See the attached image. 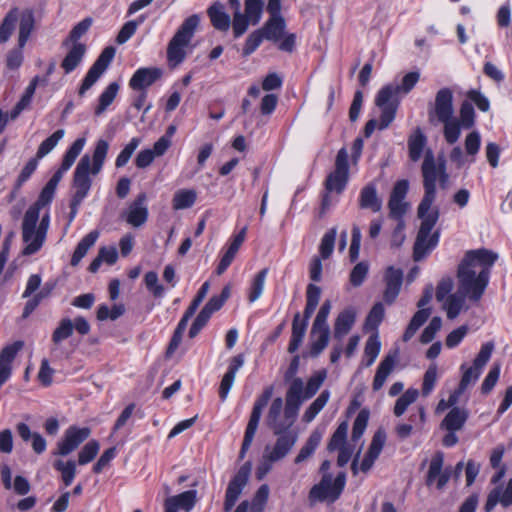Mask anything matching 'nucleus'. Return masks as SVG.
Segmentation results:
<instances>
[{"label": "nucleus", "mask_w": 512, "mask_h": 512, "mask_svg": "<svg viewBox=\"0 0 512 512\" xmlns=\"http://www.w3.org/2000/svg\"><path fill=\"white\" fill-rule=\"evenodd\" d=\"M161 76L162 70L160 68H139L131 77L129 86L136 91H145L146 88L154 84Z\"/></svg>", "instance_id": "obj_20"}, {"label": "nucleus", "mask_w": 512, "mask_h": 512, "mask_svg": "<svg viewBox=\"0 0 512 512\" xmlns=\"http://www.w3.org/2000/svg\"><path fill=\"white\" fill-rule=\"evenodd\" d=\"M498 254L486 248L468 250L457 267V287L471 302H479L490 281Z\"/></svg>", "instance_id": "obj_2"}, {"label": "nucleus", "mask_w": 512, "mask_h": 512, "mask_svg": "<svg viewBox=\"0 0 512 512\" xmlns=\"http://www.w3.org/2000/svg\"><path fill=\"white\" fill-rule=\"evenodd\" d=\"M438 378V368L436 363H432L426 370L423 383H422V394L428 396L434 389Z\"/></svg>", "instance_id": "obj_59"}, {"label": "nucleus", "mask_w": 512, "mask_h": 512, "mask_svg": "<svg viewBox=\"0 0 512 512\" xmlns=\"http://www.w3.org/2000/svg\"><path fill=\"white\" fill-rule=\"evenodd\" d=\"M265 39L260 29L253 31L246 39L242 49V55L247 57L257 50L262 41Z\"/></svg>", "instance_id": "obj_62"}, {"label": "nucleus", "mask_w": 512, "mask_h": 512, "mask_svg": "<svg viewBox=\"0 0 512 512\" xmlns=\"http://www.w3.org/2000/svg\"><path fill=\"white\" fill-rule=\"evenodd\" d=\"M267 274L268 269L264 268L261 271H259L253 278L248 294L249 302H255L262 295Z\"/></svg>", "instance_id": "obj_49"}, {"label": "nucleus", "mask_w": 512, "mask_h": 512, "mask_svg": "<svg viewBox=\"0 0 512 512\" xmlns=\"http://www.w3.org/2000/svg\"><path fill=\"white\" fill-rule=\"evenodd\" d=\"M91 25V18H85L82 21H80L70 31L69 37L63 42V45L67 46L70 42H72V44L78 43V39H80L89 30Z\"/></svg>", "instance_id": "obj_60"}, {"label": "nucleus", "mask_w": 512, "mask_h": 512, "mask_svg": "<svg viewBox=\"0 0 512 512\" xmlns=\"http://www.w3.org/2000/svg\"><path fill=\"white\" fill-rule=\"evenodd\" d=\"M493 350L494 344L492 342H487L481 346L472 366L467 367L465 364L461 365L460 369L462 371V377L459 383L461 390H466L469 385L478 380L483 368L490 360Z\"/></svg>", "instance_id": "obj_11"}, {"label": "nucleus", "mask_w": 512, "mask_h": 512, "mask_svg": "<svg viewBox=\"0 0 512 512\" xmlns=\"http://www.w3.org/2000/svg\"><path fill=\"white\" fill-rule=\"evenodd\" d=\"M234 9L232 29L235 38L242 36L249 25H257L263 14L264 0H228Z\"/></svg>", "instance_id": "obj_6"}, {"label": "nucleus", "mask_w": 512, "mask_h": 512, "mask_svg": "<svg viewBox=\"0 0 512 512\" xmlns=\"http://www.w3.org/2000/svg\"><path fill=\"white\" fill-rule=\"evenodd\" d=\"M420 79V73L418 71H412L407 73L403 78L400 85L388 84L383 88H391L392 96L395 98L398 94H408L417 84Z\"/></svg>", "instance_id": "obj_39"}, {"label": "nucleus", "mask_w": 512, "mask_h": 512, "mask_svg": "<svg viewBox=\"0 0 512 512\" xmlns=\"http://www.w3.org/2000/svg\"><path fill=\"white\" fill-rule=\"evenodd\" d=\"M19 17L18 8H12L4 17L0 25V43H6L12 35Z\"/></svg>", "instance_id": "obj_44"}, {"label": "nucleus", "mask_w": 512, "mask_h": 512, "mask_svg": "<svg viewBox=\"0 0 512 512\" xmlns=\"http://www.w3.org/2000/svg\"><path fill=\"white\" fill-rule=\"evenodd\" d=\"M252 464L251 462H246L243 464L240 469L237 471V473L233 476V478L230 480L226 493H225V500H224V511L229 512L234 505L236 504L239 496L242 493V490L247 485L250 472H251Z\"/></svg>", "instance_id": "obj_13"}, {"label": "nucleus", "mask_w": 512, "mask_h": 512, "mask_svg": "<svg viewBox=\"0 0 512 512\" xmlns=\"http://www.w3.org/2000/svg\"><path fill=\"white\" fill-rule=\"evenodd\" d=\"M144 282L147 289L155 296L161 297L164 294V288L159 284L158 274L154 271H149L144 276Z\"/></svg>", "instance_id": "obj_64"}, {"label": "nucleus", "mask_w": 512, "mask_h": 512, "mask_svg": "<svg viewBox=\"0 0 512 512\" xmlns=\"http://www.w3.org/2000/svg\"><path fill=\"white\" fill-rule=\"evenodd\" d=\"M419 396V391L415 388L407 389L397 400L393 409L395 416H402L407 408L413 404Z\"/></svg>", "instance_id": "obj_45"}, {"label": "nucleus", "mask_w": 512, "mask_h": 512, "mask_svg": "<svg viewBox=\"0 0 512 512\" xmlns=\"http://www.w3.org/2000/svg\"><path fill=\"white\" fill-rule=\"evenodd\" d=\"M385 315V309L382 303L373 305L365 321L366 329L377 330Z\"/></svg>", "instance_id": "obj_55"}, {"label": "nucleus", "mask_w": 512, "mask_h": 512, "mask_svg": "<svg viewBox=\"0 0 512 512\" xmlns=\"http://www.w3.org/2000/svg\"><path fill=\"white\" fill-rule=\"evenodd\" d=\"M91 434L88 427H78L72 425L64 433L62 440L57 443L55 455L67 456L76 450Z\"/></svg>", "instance_id": "obj_15"}, {"label": "nucleus", "mask_w": 512, "mask_h": 512, "mask_svg": "<svg viewBox=\"0 0 512 512\" xmlns=\"http://www.w3.org/2000/svg\"><path fill=\"white\" fill-rule=\"evenodd\" d=\"M403 281V273L400 269H395L390 266L386 270L385 284L386 288L383 293V298L386 303L391 304L397 298Z\"/></svg>", "instance_id": "obj_21"}, {"label": "nucleus", "mask_w": 512, "mask_h": 512, "mask_svg": "<svg viewBox=\"0 0 512 512\" xmlns=\"http://www.w3.org/2000/svg\"><path fill=\"white\" fill-rule=\"evenodd\" d=\"M85 143L86 139L84 137H81L76 139L73 142V144L68 148V150L65 152L63 156L62 163L60 166L62 168V171H68L72 167L75 160L82 152Z\"/></svg>", "instance_id": "obj_43"}, {"label": "nucleus", "mask_w": 512, "mask_h": 512, "mask_svg": "<svg viewBox=\"0 0 512 512\" xmlns=\"http://www.w3.org/2000/svg\"><path fill=\"white\" fill-rule=\"evenodd\" d=\"M453 116V91L443 87L437 91L434 101L428 104V121L431 125H437Z\"/></svg>", "instance_id": "obj_9"}, {"label": "nucleus", "mask_w": 512, "mask_h": 512, "mask_svg": "<svg viewBox=\"0 0 512 512\" xmlns=\"http://www.w3.org/2000/svg\"><path fill=\"white\" fill-rule=\"evenodd\" d=\"M398 358V353H389L386 355L380 364L377 367L372 388L374 391H379L385 384L386 380L388 379L389 375L392 373V371L395 368L396 362Z\"/></svg>", "instance_id": "obj_23"}, {"label": "nucleus", "mask_w": 512, "mask_h": 512, "mask_svg": "<svg viewBox=\"0 0 512 512\" xmlns=\"http://www.w3.org/2000/svg\"><path fill=\"white\" fill-rule=\"evenodd\" d=\"M345 484L346 474L344 472H340L335 478L331 473H325L320 482L310 489L308 495L310 505L325 501L334 503L340 497Z\"/></svg>", "instance_id": "obj_8"}, {"label": "nucleus", "mask_w": 512, "mask_h": 512, "mask_svg": "<svg viewBox=\"0 0 512 512\" xmlns=\"http://www.w3.org/2000/svg\"><path fill=\"white\" fill-rule=\"evenodd\" d=\"M274 435L276 436V441L273 445L266 446L264 451L266 452V457L271 461H281L295 446L298 440V433L288 432Z\"/></svg>", "instance_id": "obj_18"}, {"label": "nucleus", "mask_w": 512, "mask_h": 512, "mask_svg": "<svg viewBox=\"0 0 512 512\" xmlns=\"http://www.w3.org/2000/svg\"><path fill=\"white\" fill-rule=\"evenodd\" d=\"M109 150V143L104 139H99L94 148L92 158L85 154L77 164L74 172L75 192L72 198H75V204H81L91 188V179L89 172L97 175L105 162Z\"/></svg>", "instance_id": "obj_4"}, {"label": "nucleus", "mask_w": 512, "mask_h": 512, "mask_svg": "<svg viewBox=\"0 0 512 512\" xmlns=\"http://www.w3.org/2000/svg\"><path fill=\"white\" fill-rule=\"evenodd\" d=\"M326 376V371L320 370L308 379L306 386L303 385V389L301 392L302 403L305 400L312 398L318 392L323 382L325 381Z\"/></svg>", "instance_id": "obj_38"}, {"label": "nucleus", "mask_w": 512, "mask_h": 512, "mask_svg": "<svg viewBox=\"0 0 512 512\" xmlns=\"http://www.w3.org/2000/svg\"><path fill=\"white\" fill-rule=\"evenodd\" d=\"M303 380L294 378L287 390L285 404L281 397L271 402L265 422L273 434L296 432L292 430L302 405Z\"/></svg>", "instance_id": "obj_3"}, {"label": "nucleus", "mask_w": 512, "mask_h": 512, "mask_svg": "<svg viewBox=\"0 0 512 512\" xmlns=\"http://www.w3.org/2000/svg\"><path fill=\"white\" fill-rule=\"evenodd\" d=\"M64 129H58L51 136L45 139L38 147L36 153V159H41L49 154L58 144V142L64 137Z\"/></svg>", "instance_id": "obj_51"}, {"label": "nucleus", "mask_w": 512, "mask_h": 512, "mask_svg": "<svg viewBox=\"0 0 512 512\" xmlns=\"http://www.w3.org/2000/svg\"><path fill=\"white\" fill-rule=\"evenodd\" d=\"M348 432V423L342 422L333 433L328 444V450L334 451L342 447H346V438Z\"/></svg>", "instance_id": "obj_56"}, {"label": "nucleus", "mask_w": 512, "mask_h": 512, "mask_svg": "<svg viewBox=\"0 0 512 512\" xmlns=\"http://www.w3.org/2000/svg\"><path fill=\"white\" fill-rule=\"evenodd\" d=\"M53 467L61 473V478L66 487L70 486L76 475V464L73 460L62 461L56 460Z\"/></svg>", "instance_id": "obj_48"}, {"label": "nucleus", "mask_w": 512, "mask_h": 512, "mask_svg": "<svg viewBox=\"0 0 512 512\" xmlns=\"http://www.w3.org/2000/svg\"><path fill=\"white\" fill-rule=\"evenodd\" d=\"M98 237H99V232L96 230H93L81 239V241L78 243V245L72 255V258H71L72 266H76L79 264V262L82 260V258L87 254L88 250L95 244Z\"/></svg>", "instance_id": "obj_36"}, {"label": "nucleus", "mask_w": 512, "mask_h": 512, "mask_svg": "<svg viewBox=\"0 0 512 512\" xmlns=\"http://www.w3.org/2000/svg\"><path fill=\"white\" fill-rule=\"evenodd\" d=\"M246 231V227L242 228L241 231L232 239L227 251L224 253L217 266L216 272L218 275L224 273L234 260L240 246L243 244L245 240Z\"/></svg>", "instance_id": "obj_26"}, {"label": "nucleus", "mask_w": 512, "mask_h": 512, "mask_svg": "<svg viewBox=\"0 0 512 512\" xmlns=\"http://www.w3.org/2000/svg\"><path fill=\"white\" fill-rule=\"evenodd\" d=\"M50 225V215L46 212L40 216L36 215L34 211H26L23 217L21 230L22 240L25 243L23 248V255H32L38 252L47 236V232Z\"/></svg>", "instance_id": "obj_5"}, {"label": "nucleus", "mask_w": 512, "mask_h": 512, "mask_svg": "<svg viewBox=\"0 0 512 512\" xmlns=\"http://www.w3.org/2000/svg\"><path fill=\"white\" fill-rule=\"evenodd\" d=\"M118 91L119 84L117 82H112L107 86L99 97V104L95 109L96 115H101L112 104Z\"/></svg>", "instance_id": "obj_46"}, {"label": "nucleus", "mask_w": 512, "mask_h": 512, "mask_svg": "<svg viewBox=\"0 0 512 512\" xmlns=\"http://www.w3.org/2000/svg\"><path fill=\"white\" fill-rule=\"evenodd\" d=\"M336 236V228H331L323 235L319 245V257L323 260L328 259L332 255L334 251Z\"/></svg>", "instance_id": "obj_50"}, {"label": "nucleus", "mask_w": 512, "mask_h": 512, "mask_svg": "<svg viewBox=\"0 0 512 512\" xmlns=\"http://www.w3.org/2000/svg\"><path fill=\"white\" fill-rule=\"evenodd\" d=\"M308 323L301 320L300 313H296L292 322V335L288 346V352L294 353L301 345L306 333Z\"/></svg>", "instance_id": "obj_34"}, {"label": "nucleus", "mask_w": 512, "mask_h": 512, "mask_svg": "<svg viewBox=\"0 0 512 512\" xmlns=\"http://www.w3.org/2000/svg\"><path fill=\"white\" fill-rule=\"evenodd\" d=\"M86 52V46L83 43H74L64 57L61 67L65 73H71L81 63Z\"/></svg>", "instance_id": "obj_33"}, {"label": "nucleus", "mask_w": 512, "mask_h": 512, "mask_svg": "<svg viewBox=\"0 0 512 512\" xmlns=\"http://www.w3.org/2000/svg\"><path fill=\"white\" fill-rule=\"evenodd\" d=\"M369 272V264L366 261L357 263L350 272L349 281L352 286L359 287L365 281Z\"/></svg>", "instance_id": "obj_57"}, {"label": "nucleus", "mask_w": 512, "mask_h": 512, "mask_svg": "<svg viewBox=\"0 0 512 512\" xmlns=\"http://www.w3.org/2000/svg\"><path fill=\"white\" fill-rule=\"evenodd\" d=\"M375 104L381 109L378 129H386L394 120L398 105L392 96V89L381 88L377 93Z\"/></svg>", "instance_id": "obj_16"}, {"label": "nucleus", "mask_w": 512, "mask_h": 512, "mask_svg": "<svg viewBox=\"0 0 512 512\" xmlns=\"http://www.w3.org/2000/svg\"><path fill=\"white\" fill-rule=\"evenodd\" d=\"M73 322L69 318H63L52 334V342L59 344L69 338L73 333Z\"/></svg>", "instance_id": "obj_54"}, {"label": "nucleus", "mask_w": 512, "mask_h": 512, "mask_svg": "<svg viewBox=\"0 0 512 512\" xmlns=\"http://www.w3.org/2000/svg\"><path fill=\"white\" fill-rule=\"evenodd\" d=\"M356 320V312L353 308H347L340 312L334 323L333 336L341 340L352 329Z\"/></svg>", "instance_id": "obj_28"}, {"label": "nucleus", "mask_w": 512, "mask_h": 512, "mask_svg": "<svg viewBox=\"0 0 512 512\" xmlns=\"http://www.w3.org/2000/svg\"><path fill=\"white\" fill-rule=\"evenodd\" d=\"M115 55V48L112 46L106 47L94 64L88 70L85 78L82 81V84L79 89V95L83 96L84 93L89 90L100 78V76L104 73V71L108 68L109 64L113 60Z\"/></svg>", "instance_id": "obj_14"}, {"label": "nucleus", "mask_w": 512, "mask_h": 512, "mask_svg": "<svg viewBox=\"0 0 512 512\" xmlns=\"http://www.w3.org/2000/svg\"><path fill=\"white\" fill-rule=\"evenodd\" d=\"M444 463V454L441 451H437L429 464V469L426 477V485L432 486L436 484L438 490H442L448 483L451 472L449 469L442 470Z\"/></svg>", "instance_id": "obj_19"}, {"label": "nucleus", "mask_w": 512, "mask_h": 512, "mask_svg": "<svg viewBox=\"0 0 512 512\" xmlns=\"http://www.w3.org/2000/svg\"><path fill=\"white\" fill-rule=\"evenodd\" d=\"M286 23L282 16H270L260 28L266 40L278 42L285 33Z\"/></svg>", "instance_id": "obj_27"}, {"label": "nucleus", "mask_w": 512, "mask_h": 512, "mask_svg": "<svg viewBox=\"0 0 512 512\" xmlns=\"http://www.w3.org/2000/svg\"><path fill=\"white\" fill-rule=\"evenodd\" d=\"M197 193L193 189H180L175 192L172 199V206L175 210H183L194 205Z\"/></svg>", "instance_id": "obj_40"}, {"label": "nucleus", "mask_w": 512, "mask_h": 512, "mask_svg": "<svg viewBox=\"0 0 512 512\" xmlns=\"http://www.w3.org/2000/svg\"><path fill=\"white\" fill-rule=\"evenodd\" d=\"M311 337L312 343L310 346V356L317 357L328 345L329 337H330V329L329 327L314 329L312 326L311 329Z\"/></svg>", "instance_id": "obj_35"}, {"label": "nucleus", "mask_w": 512, "mask_h": 512, "mask_svg": "<svg viewBox=\"0 0 512 512\" xmlns=\"http://www.w3.org/2000/svg\"><path fill=\"white\" fill-rule=\"evenodd\" d=\"M439 124H443V134L448 144H454L459 140L463 127L458 119L453 116L446 122H439Z\"/></svg>", "instance_id": "obj_47"}, {"label": "nucleus", "mask_w": 512, "mask_h": 512, "mask_svg": "<svg viewBox=\"0 0 512 512\" xmlns=\"http://www.w3.org/2000/svg\"><path fill=\"white\" fill-rule=\"evenodd\" d=\"M16 431L19 437L24 441H31L32 450L40 455L45 452L47 447V442L45 438L38 432H32L30 427L23 422H20L16 425Z\"/></svg>", "instance_id": "obj_25"}, {"label": "nucleus", "mask_w": 512, "mask_h": 512, "mask_svg": "<svg viewBox=\"0 0 512 512\" xmlns=\"http://www.w3.org/2000/svg\"><path fill=\"white\" fill-rule=\"evenodd\" d=\"M34 28V15L30 10L25 11L20 18L19 25V48L22 49L28 41Z\"/></svg>", "instance_id": "obj_41"}, {"label": "nucleus", "mask_w": 512, "mask_h": 512, "mask_svg": "<svg viewBox=\"0 0 512 512\" xmlns=\"http://www.w3.org/2000/svg\"><path fill=\"white\" fill-rule=\"evenodd\" d=\"M322 439V434L319 431H313L308 437L307 441L300 449L298 455L295 457L296 464L302 463L313 455Z\"/></svg>", "instance_id": "obj_37"}, {"label": "nucleus", "mask_w": 512, "mask_h": 512, "mask_svg": "<svg viewBox=\"0 0 512 512\" xmlns=\"http://www.w3.org/2000/svg\"><path fill=\"white\" fill-rule=\"evenodd\" d=\"M468 416V411L465 408L454 407L442 420L440 427L445 430L460 431L464 427Z\"/></svg>", "instance_id": "obj_29"}, {"label": "nucleus", "mask_w": 512, "mask_h": 512, "mask_svg": "<svg viewBox=\"0 0 512 512\" xmlns=\"http://www.w3.org/2000/svg\"><path fill=\"white\" fill-rule=\"evenodd\" d=\"M199 23L200 17L193 14L180 25L167 47V60L170 66L176 67L183 62L186 57L185 48L192 40Z\"/></svg>", "instance_id": "obj_7"}, {"label": "nucleus", "mask_w": 512, "mask_h": 512, "mask_svg": "<svg viewBox=\"0 0 512 512\" xmlns=\"http://www.w3.org/2000/svg\"><path fill=\"white\" fill-rule=\"evenodd\" d=\"M55 191L56 189L46 184L36 202L30 205L26 211L32 210L34 213L36 212V215L40 216V210L51 203L54 198Z\"/></svg>", "instance_id": "obj_53"}, {"label": "nucleus", "mask_w": 512, "mask_h": 512, "mask_svg": "<svg viewBox=\"0 0 512 512\" xmlns=\"http://www.w3.org/2000/svg\"><path fill=\"white\" fill-rule=\"evenodd\" d=\"M421 172L424 196L417 210L421 225L414 243L413 256L415 261L422 260L439 242V232L436 231L431 234L438 221L439 211L437 208L431 210V207L436 198V182L439 181L441 188H446L449 180L445 162L439 161L437 163L431 149H427L424 153Z\"/></svg>", "instance_id": "obj_1"}, {"label": "nucleus", "mask_w": 512, "mask_h": 512, "mask_svg": "<svg viewBox=\"0 0 512 512\" xmlns=\"http://www.w3.org/2000/svg\"><path fill=\"white\" fill-rule=\"evenodd\" d=\"M142 139L140 137H133L130 141L124 146L121 152L118 154L115 160V166L117 168L124 167L130 160L131 156L135 152V150L141 144Z\"/></svg>", "instance_id": "obj_52"}, {"label": "nucleus", "mask_w": 512, "mask_h": 512, "mask_svg": "<svg viewBox=\"0 0 512 512\" xmlns=\"http://www.w3.org/2000/svg\"><path fill=\"white\" fill-rule=\"evenodd\" d=\"M207 14L213 27L219 31L226 32L232 25V20L224 11V7L221 3L216 2L211 5L207 10Z\"/></svg>", "instance_id": "obj_30"}, {"label": "nucleus", "mask_w": 512, "mask_h": 512, "mask_svg": "<svg viewBox=\"0 0 512 512\" xmlns=\"http://www.w3.org/2000/svg\"><path fill=\"white\" fill-rule=\"evenodd\" d=\"M348 174V152L345 148H341L335 159V169L327 176L326 190L340 194L346 187Z\"/></svg>", "instance_id": "obj_12"}, {"label": "nucleus", "mask_w": 512, "mask_h": 512, "mask_svg": "<svg viewBox=\"0 0 512 512\" xmlns=\"http://www.w3.org/2000/svg\"><path fill=\"white\" fill-rule=\"evenodd\" d=\"M466 300H468L467 296L464 293H461L457 287V291L450 294L442 302V307L446 311L447 317L449 319H455L464 308Z\"/></svg>", "instance_id": "obj_32"}, {"label": "nucleus", "mask_w": 512, "mask_h": 512, "mask_svg": "<svg viewBox=\"0 0 512 512\" xmlns=\"http://www.w3.org/2000/svg\"><path fill=\"white\" fill-rule=\"evenodd\" d=\"M427 144V137L423 131L418 127L408 138V153L409 158L413 162H417L423 155L424 149Z\"/></svg>", "instance_id": "obj_31"}, {"label": "nucleus", "mask_w": 512, "mask_h": 512, "mask_svg": "<svg viewBox=\"0 0 512 512\" xmlns=\"http://www.w3.org/2000/svg\"><path fill=\"white\" fill-rule=\"evenodd\" d=\"M358 204L361 209H369L375 213L381 210L382 200L378 196L375 183H368L361 189Z\"/></svg>", "instance_id": "obj_24"}, {"label": "nucleus", "mask_w": 512, "mask_h": 512, "mask_svg": "<svg viewBox=\"0 0 512 512\" xmlns=\"http://www.w3.org/2000/svg\"><path fill=\"white\" fill-rule=\"evenodd\" d=\"M498 503L504 508L512 505V478L505 489L496 487L489 492L484 506L485 512H491Z\"/></svg>", "instance_id": "obj_22"}, {"label": "nucleus", "mask_w": 512, "mask_h": 512, "mask_svg": "<svg viewBox=\"0 0 512 512\" xmlns=\"http://www.w3.org/2000/svg\"><path fill=\"white\" fill-rule=\"evenodd\" d=\"M166 502L176 507L177 509H183L189 512L195 505L196 502V491L188 490L182 492L176 496H172L166 499Z\"/></svg>", "instance_id": "obj_42"}, {"label": "nucleus", "mask_w": 512, "mask_h": 512, "mask_svg": "<svg viewBox=\"0 0 512 512\" xmlns=\"http://www.w3.org/2000/svg\"><path fill=\"white\" fill-rule=\"evenodd\" d=\"M147 196L145 193H140L128 205L127 209L121 214V217L134 228L143 226L148 219L149 211L146 204Z\"/></svg>", "instance_id": "obj_17"}, {"label": "nucleus", "mask_w": 512, "mask_h": 512, "mask_svg": "<svg viewBox=\"0 0 512 512\" xmlns=\"http://www.w3.org/2000/svg\"><path fill=\"white\" fill-rule=\"evenodd\" d=\"M388 208L390 218L400 221L404 220V215L409 208V204L406 201L389 200Z\"/></svg>", "instance_id": "obj_63"}, {"label": "nucleus", "mask_w": 512, "mask_h": 512, "mask_svg": "<svg viewBox=\"0 0 512 512\" xmlns=\"http://www.w3.org/2000/svg\"><path fill=\"white\" fill-rule=\"evenodd\" d=\"M100 445L98 441L91 440L84 445L78 454V463L80 465H86L90 463L98 454Z\"/></svg>", "instance_id": "obj_58"}, {"label": "nucleus", "mask_w": 512, "mask_h": 512, "mask_svg": "<svg viewBox=\"0 0 512 512\" xmlns=\"http://www.w3.org/2000/svg\"><path fill=\"white\" fill-rule=\"evenodd\" d=\"M464 129L472 128L475 124V111L473 105L469 101H464L460 107V119Z\"/></svg>", "instance_id": "obj_61"}, {"label": "nucleus", "mask_w": 512, "mask_h": 512, "mask_svg": "<svg viewBox=\"0 0 512 512\" xmlns=\"http://www.w3.org/2000/svg\"><path fill=\"white\" fill-rule=\"evenodd\" d=\"M272 393L273 388L268 387L254 402L252 412L245 430L242 447L239 453L240 459H243L245 457L246 452L248 451L253 442L254 436L256 434L262 416V411L267 406L269 400L271 399Z\"/></svg>", "instance_id": "obj_10"}]
</instances>
